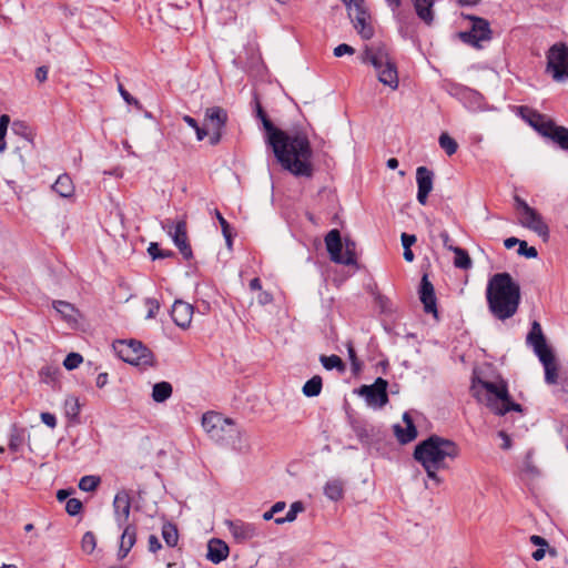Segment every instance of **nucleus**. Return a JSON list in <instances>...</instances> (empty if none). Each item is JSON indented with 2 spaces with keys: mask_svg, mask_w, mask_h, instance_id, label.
<instances>
[{
  "mask_svg": "<svg viewBox=\"0 0 568 568\" xmlns=\"http://www.w3.org/2000/svg\"><path fill=\"white\" fill-rule=\"evenodd\" d=\"M256 111L266 132V144L272 148L281 166L295 176L312 178L314 174L313 150L307 135L303 132L290 134L276 128L260 103L256 104Z\"/></svg>",
  "mask_w": 568,
  "mask_h": 568,
  "instance_id": "nucleus-1",
  "label": "nucleus"
},
{
  "mask_svg": "<svg viewBox=\"0 0 568 568\" xmlns=\"http://www.w3.org/2000/svg\"><path fill=\"white\" fill-rule=\"evenodd\" d=\"M487 301L491 313L499 320L511 317L519 305L520 287L509 273L493 275L487 285Z\"/></svg>",
  "mask_w": 568,
  "mask_h": 568,
  "instance_id": "nucleus-2",
  "label": "nucleus"
},
{
  "mask_svg": "<svg viewBox=\"0 0 568 568\" xmlns=\"http://www.w3.org/2000/svg\"><path fill=\"white\" fill-rule=\"evenodd\" d=\"M202 426L214 442L242 450L246 446V438L241 428L231 418L216 412H207L202 416Z\"/></svg>",
  "mask_w": 568,
  "mask_h": 568,
  "instance_id": "nucleus-3",
  "label": "nucleus"
},
{
  "mask_svg": "<svg viewBox=\"0 0 568 568\" xmlns=\"http://www.w3.org/2000/svg\"><path fill=\"white\" fill-rule=\"evenodd\" d=\"M459 455L458 446L450 439L432 435L416 445L414 458L420 465L446 467V459L454 460Z\"/></svg>",
  "mask_w": 568,
  "mask_h": 568,
  "instance_id": "nucleus-4",
  "label": "nucleus"
},
{
  "mask_svg": "<svg viewBox=\"0 0 568 568\" xmlns=\"http://www.w3.org/2000/svg\"><path fill=\"white\" fill-rule=\"evenodd\" d=\"M479 385L485 393H481V390L473 386L474 395L479 402L485 403L494 414L504 416L509 412L523 413L521 405L511 399L505 383L498 384L488 381H479Z\"/></svg>",
  "mask_w": 568,
  "mask_h": 568,
  "instance_id": "nucleus-5",
  "label": "nucleus"
},
{
  "mask_svg": "<svg viewBox=\"0 0 568 568\" xmlns=\"http://www.w3.org/2000/svg\"><path fill=\"white\" fill-rule=\"evenodd\" d=\"M363 62L374 67L381 83L389 87L392 90L398 88L397 65L385 44L378 43L366 47L363 53Z\"/></svg>",
  "mask_w": 568,
  "mask_h": 568,
  "instance_id": "nucleus-6",
  "label": "nucleus"
},
{
  "mask_svg": "<svg viewBox=\"0 0 568 568\" xmlns=\"http://www.w3.org/2000/svg\"><path fill=\"white\" fill-rule=\"evenodd\" d=\"M115 354L125 363L145 371L155 365L153 353L135 339H120L113 343Z\"/></svg>",
  "mask_w": 568,
  "mask_h": 568,
  "instance_id": "nucleus-7",
  "label": "nucleus"
},
{
  "mask_svg": "<svg viewBox=\"0 0 568 568\" xmlns=\"http://www.w3.org/2000/svg\"><path fill=\"white\" fill-rule=\"evenodd\" d=\"M515 209L519 213V224L540 236L544 241L549 239V227L542 216L519 195L514 196Z\"/></svg>",
  "mask_w": 568,
  "mask_h": 568,
  "instance_id": "nucleus-8",
  "label": "nucleus"
},
{
  "mask_svg": "<svg viewBox=\"0 0 568 568\" xmlns=\"http://www.w3.org/2000/svg\"><path fill=\"white\" fill-rule=\"evenodd\" d=\"M346 6L348 17L358 34L368 40L374 36V28L371 23V14L364 0H342Z\"/></svg>",
  "mask_w": 568,
  "mask_h": 568,
  "instance_id": "nucleus-9",
  "label": "nucleus"
},
{
  "mask_svg": "<svg viewBox=\"0 0 568 568\" xmlns=\"http://www.w3.org/2000/svg\"><path fill=\"white\" fill-rule=\"evenodd\" d=\"M546 72L557 82L568 80V47L556 43L547 52Z\"/></svg>",
  "mask_w": 568,
  "mask_h": 568,
  "instance_id": "nucleus-10",
  "label": "nucleus"
},
{
  "mask_svg": "<svg viewBox=\"0 0 568 568\" xmlns=\"http://www.w3.org/2000/svg\"><path fill=\"white\" fill-rule=\"evenodd\" d=\"M387 386L386 379L377 377L372 385H362L357 394L365 398L369 407L382 408L388 403Z\"/></svg>",
  "mask_w": 568,
  "mask_h": 568,
  "instance_id": "nucleus-11",
  "label": "nucleus"
},
{
  "mask_svg": "<svg viewBox=\"0 0 568 568\" xmlns=\"http://www.w3.org/2000/svg\"><path fill=\"white\" fill-rule=\"evenodd\" d=\"M466 18L471 20V29L469 31L460 32L459 38L467 44H470L475 48H480L481 41H488L491 39L489 22L484 18L475 16H466Z\"/></svg>",
  "mask_w": 568,
  "mask_h": 568,
  "instance_id": "nucleus-12",
  "label": "nucleus"
},
{
  "mask_svg": "<svg viewBox=\"0 0 568 568\" xmlns=\"http://www.w3.org/2000/svg\"><path fill=\"white\" fill-rule=\"evenodd\" d=\"M387 6L395 13L402 6L403 0H385ZM417 17L427 26L434 22L433 7L436 0H412Z\"/></svg>",
  "mask_w": 568,
  "mask_h": 568,
  "instance_id": "nucleus-13",
  "label": "nucleus"
},
{
  "mask_svg": "<svg viewBox=\"0 0 568 568\" xmlns=\"http://www.w3.org/2000/svg\"><path fill=\"white\" fill-rule=\"evenodd\" d=\"M131 511V497L129 491L120 490L115 494L113 499V515L119 526L122 528L129 524V517Z\"/></svg>",
  "mask_w": 568,
  "mask_h": 568,
  "instance_id": "nucleus-14",
  "label": "nucleus"
},
{
  "mask_svg": "<svg viewBox=\"0 0 568 568\" xmlns=\"http://www.w3.org/2000/svg\"><path fill=\"white\" fill-rule=\"evenodd\" d=\"M227 528L234 540L239 544L246 542L258 535L254 524L243 520H227Z\"/></svg>",
  "mask_w": 568,
  "mask_h": 568,
  "instance_id": "nucleus-15",
  "label": "nucleus"
},
{
  "mask_svg": "<svg viewBox=\"0 0 568 568\" xmlns=\"http://www.w3.org/2000/svg\"><path fill=\"white\" fill-rule=\"evenodd\" d=\"M417 201L425 205L427 197L433 190L434 173L426 166H418L416 170Z\"/></svg>",
  "mask_w": 568,
  "mask_h": 568,
  "instance_id": "nucleus-16",
  "label": "nucleus"
},
{
  "mask_svg": "<svg viewBox=\"0 0 568 568\" xmlns=\"http://www.w3.org/2000/svg\"><path fill=\"white\" fill-rule=\"evenodd\" d=\"M419 298L424 304L426 313L432 314L435 318L438 317L436 307V296L433 284L429 282L427 275H424L420 281Z\"/></svg>",
  "mask_w": 568,
  "mask_h": 568,
  "instance_id": "nucleus-17",
  "label": "nucleus"
},
{
  "mask_svg": "<svg viewBox=\"0 0 568 568\" xmlns=\"http://www.w3.org/2000/svg\"><path fill=\"white\" fill-rule=\"evenodd\" d=\"M527 342L532 346L537 356H539V354L544 355L551 352L546 343L539 322H532V327L527 335Z\"/></svg>",
  "mask_w": 568,
  "mask_h": 568,
  "instance_id": "nucleus-18",
  "label": "nucleus"
},
{
  "mask_svg": "<svg viewBox=\"0 0 568 568\" xmlns=\"http://www.w3.org/2000/svg\"><path fill=\"white\" fill-rule=\"evenodd\" d=\"M403 422L406 426L394 425V433L400 444H408L417 437V429L408 413L403 414Z\"/></svg>",
  "mask_w": 568,
  "mask_h": 568,
  "instance_id": "nucleus-19",
  "label": "nucleus"
},
{
  "mask_svg": "<svg viewBox=\"0 0 568 568\" xmlns=\"http://www.w3.org/2000/svg\"><path fill=\"white\" fill-rule=\"evenodd\" d=\"M230 548L225 541L219 538H213L207 544L206 558L213 564H220L229 556Z\"/></svg>",
  "mask_w": 568,
  "mask_h": 568,
  "instance_id": "nucleus-20",
  "label": "nucleus"
},
{
  "mask_svg": "<svg viewBox=\"0 0 568 568\" xmlns=\"http://www.w3.org/2000/svg\"><path fill=\"white\" fill-rule=\"evenodd\" d=\"M120 538L118 558L124 559L136 541V528L134 525H126Z\"/></svg>",
  "mask_w": 568,
  "mask_h": 568,
  "instance_id": "nucleus-21",
  "label": "nucleus"
},
{
  "mask_svg": "<svg viewBox=\"0 0 568 568\" xmlns=\"http://www.w3.org/2000/svg\"><path fill=\"white\" fill-rule=\"evenodd\" d=\"M326 250L333 262L338 263L341 261V253L343 250V243L341 233L337 229L331 230L325 236Z\"/></svg>",
  "mask_w": 568,
  "mask_h": 568,
  "instance_id": "nucleus-22",
  "label": "nucleus"
},
{
  "mask_svg": "<svg viewBox=\"0 0 568 568\" xmlns=\"http://www.w3.org/2000/svg\"><path fill=\"white\" fill-rule=\"evenodd\" d=\"M539 361L541 362L545 369V382L549 385L558 383V366L555 361L552 352L547 354H539Z\"/></svg>",
  "mask_w": 568,
  "mask_h": 568,
  "instance_id": "nucleus-23",
  "label": "nucleus"
},
{
  "mask_svg": "<svg viewBox=\"0 0 568 568\" xmlns=\"http://www.w3.org/2000/svg\"><path fill=\"white\" fill-rule=\"evenodd\" d=\"M205 120L211 129H224L227 122V112L221 106H212L205 111Z\"/></svg>",
  "mask_w": 568,
  "mask_h": 568,
  "instance_id": "nucleus-24",
  "label": "nucleus"
},
{
  "mask_svg": "<svg viewBox=\"0 0 568 568\" xmlns=\"http://www.w3.org/2000/svg\"><path fill=\"white\" fill-rule=\"evenodd\" d=\"M52 190L61 197L68 199L74 194V184L72 179L67 173H63L58 176L57 181L52 185Z\"/></svg>",
  "mask_w": 568,
  "mask_h": 568,
  "instance_id": "nucleus-25",
  "label": "nucleus"
},
{
  "mask_svg": "<svg viewBox=\"0 0 568 568\" xmlns=\"http://www.w3.org/2000/svg\"><path fill=\"white\" fill-rule=\"evenodd\" d=\"M521 475L527 479H535L538 478L541 474L540 469L534 462V450L529 449L521 463L520 467Z\"/></svg>",
  "mask_w": 568,
  "mask_h": 568,
  "instance_id": "nucleus-26",
  "label": "nucleus"
},
{
  "mask_svg": "<svg viewBox=\"0 0 568 568\" xmlns=\"http://www.w3.org/2000/svg\"><path fill=\"white\" fill-rule=\"evenodd\" d=\"M53 307L63 320H77L83 316L78 308L64 301L54 302Z\"/></svg>",
  "mask_w": 568,
  "mask_h": 568,
  "instance_id": "nucleus-27",
  "label": "nucleus"
},
{
  "mask_svg": "<svg viewBox=\"0 0 568 568\" xmlns=\"http://www.w3.org/2000/svg\"><path fill=\"white\" fill-rule=\"evenodd\" d=\"M173 387L168 382H160L153 385L152 399L155 403H163L172 396Z\"/></svg>",
  "mask_w": 568,
  "mask_h": 568,
  "instance_id": "nucleus-28",
  "label": "nucleus"
},
{
  "mask_svg": "<svg viewBox=\"0 0 568 568\" xmlns=\"http://www.w3.org/2000/svg\"><path fill=\"white\" fill-rule=\"evenodd\" d=\"M343 494L344 487L342 480L339 479L328 480L324 486V495L331 500H339L341 498H343Z\"/></svg>",
  "mask_w": 568,
  "mask_h": 568,
  "instance_id": "nucleus-29",
  "label": "nucleus"
},
{
  "mask_svg": "<svg viewBox=\"0 0 568 568\" xmlns=\"http://www.w3.org/2000/svg\"><path fill=\"white\" fill-rule=\"evenodd\" d=\"M24 439L26 430L17 425H12L9 438V449L13 453H18L21 449Z\"/></svg>",
  "mask_w": 568,
  "mask_h": 568,
  "instance_id": "nucleus-30",
  "label": "nucleus"
},
{
  "mask_svg": "<svg viewBox=\"0 0 568 568\" xmlns=\"http://www.w3.org/2000/svg\"><path fill=\"white\" fill-rule=\"evenodd\" d=\"M374 302L381 315L392 316L394 314L395 305L387 296L376 292L374 293Z\"/></svg>",
  "mask_w": 568,
  "mask_h": 568,
  "instance_id": "nucleus-31",
  "label": "nucleus"
},
{
  "mask_svg": "<svg viewBox=\"0 0 568 568\" xmlns=\"http://www.w3.org/2000/svg\"><path fill=\"white\" fill-rule=\"evenodd\" d=\"M462 99L468 102L467 105L470 110L475 111L477 109H480L481 102H483V95L469 88H462L459 90Z\"/></svg>",
  "mask_w": 568,
  "mask_h": 568,
  "instance_id": "nucleus-32",
  "label": "nucleus"
},
{
  "mask_svg": "<svg viewBox=\"0 0 568 568\" xmlns=\"http://www.w3.org/2000/svg\"><path fill=\"white\" fill-rule=\"evenodd\" d=\"M352 428L362 443H368L373 437V427L366 422L355 420L352 423Z\"/></svg>",
  "mask_w": 568,
  "mask_h": 568,
  "instance_id": "nucleus-33",
  "label": "nucleus"
},
{
  "mask_svg": "<svg viewBox=\"0 0 568 568\" xmlns=\"http://www.w3.org/2000/svg\"><path fill=\"white\" fill-rule=\"evenodd\" d=\"M344 246H345V253L344 254L341 253V261H338V264L355 265L357 262L355 242L349 239H346Z\"/></svg>",
  "mask_w": 568,
  "mask_h": 568,
  "instance_id": "nucleus-34",
  "label": "nucleus"
},
{
  "mask_svg": "<svg viewBox=\"0 0 568 568\" xmlns=\"http://www.w3.org/2000/svg\"><path fill=\"white\" fill-rule=\"evenodd\" d=\"M322 387H323L322 377L318 375H315L304 384L302 390L306 397H315L321 394Z\"/></svg>",
  "mask_w": 568,
  "mask_h": 568,
  "instance_id": "nucleus-35",
  "label": "nucleus"
},
{
  "mask_svg": "<svg viewBox=\"0 0 568 568\" xmlns=\"http://www.w3.org/2000/svg\"><path fill=\"white\" fill-rule=\"evenodd\" d=\"M180 255H182L186 261H191L193 258V252L190 243L187 242L185 222L183 221H180Z\"/></svg>",
  "mask_w": 568,
  "mask_h": 568,
  "instance_id": "nucleus-36",
  "label": "nucleus"
},
{
  "mask_svg": "<svg viewBox=\"0 0 568 568\" xmlns=\"http://www.w3.org/2000/svg\"><path fill=\"white\" fill-rule=\"evenodd\" d=\"M559 126L560 125H557L552 120L546 119L544 115L535 130L552 141L555 135L554 132L558 131Z\"/></svg>",
  "mask_w": 568,
  "mask_h": 568,
  "instance_id": "nucleus-37",
  "label": "nucleus"
},
{
  "mask_svg": "<svg viewBox=\"0 0 568 568\" xmlns=\"http://www.w3.org/2000/svg\"><path fill=\"white\" fill-rule=\"evenodd\" d=\"M453 252L455 254L454 265L457 268L468 270L471 267V260L466 250L456 246L455 248H453Z\"/></svg>",
  "mask_w": 568,
  "mask_h": 568,
  "instance_id": "nucleus-38",
  "label": "nucleus"
},
{
  "mask_svg": "<svg viewBox=\"0 0 568 568\" xmlns=\"http://www.w3.org/2000/svg\"><path fill=\"white\" fill-rule=\"evenodd\" d=\"M320 362L322 363L324 368L327 371H332L334 368L337 369L338 372L345 371V364L342 361V358L337 355H331V356L321 355Z\"/></svg>",
  "mask_w": 568,
  "mask_h": 568,
  "instance_id": "nucleus-39",
  "label": "nucleus"
},
{
  "mask_svg": "<svg viewBox=\"0 0 568 568\" xmlns=\"http://www.w3.org/2000/svg\"><path fill=\"white\" fill-rule=\"evenodd\" d=\"M304 511V505L302 501H295L290 506V510L286 513L285 517L275 518V524L282 525L285 523H292L296 519L297 514Z\"/></svg>",
  "mask_w": 568,
  "mask_h": 568,
  "instance_id": "nucleus-40",
  "label": "nucleus"
},
{
  "mask_svg": "<svg viewBox=\"0 0 568 568\" xmlns=\"http://www.w3.org/2000/svg\"><path fill=\"white\" fill-rule=\"evenodd\" d=\"M439 146L446 152L447 155H453L457 152V142L446 132L442 133L438 139Z\"/></svg>",
  "mask_w": 568,
  "mask_h": 568,
  "instance_id": "nucleus-41",
  "label": "nucleus"
},
{
  "mask_svg": "<svg viewBox=\"0 0 568 568\" xmlns=\"http://www.w3.org/2000/svg\"><path fill=\"white\" fill-rule=\"evenodd\" d=\"M519 114L526 120L534 129L537 128L538 122L542 119V114L528 106H519Z\"/></svg>",
  "mask_w": 568,
  "mask_h": 568,
  "instance_id": "nucleus-42",
  "label": "nucleus"
},
{
  "mask_svg": "<svg viewBox=\"0 0 568 568\" xmlns=\"http://www.w3.org/2000/svg\"><path fill=\"white\" fill-rule=\"evenodd\" d=\"M162 536L168 546L174 547L178 545V528L174 525H164Z\"/></svg>",
  "mask_w": 568,
  "mask_h": 568,
  "instance_id": "nucleus-43",
  "label": "nucleus"
},
{
  "mask_svg": "<svg viewBox=\"0 0 568 568\" xmlns=\"http://www.w3.org/2000/svg\"><path fill=\"white\" fill-rule=\"evenodd\" d=\"M100 484V478L97 476H83L79 481V488L83 491H93Z\"/></svg>",
  "mask_w": 568,
  "mask_h": 568,
  "instance_id": "nucleus-44",
  "label": "nucleus"
},
{
  "mask_svg": "<svg viewBox=\"0 0 568 568\" xmlns=\"http://www.w3.org/2000/svg\"><path fill=\"white\" fill-rule=\"evenodd\" d=\"M97 546V538L92 531H87L81 540V548L87 554H92Z\"/></svg>",
  "mask_w": 568,
  "mask_h": 568,
  "instance_id": "nucleus-45",
  "label": "nucleus"
},
{
  "mask_svg": "<svg viewBox=\"0 0 568 568\" xmlns=\"http://www.w3.org/2000/svg\"><path fill=\"white\" fill-rule=\"evenodd\" d=\"M11 130L14 134L21 135L28 141L32 139V133L23 121H13Z\"/></svg>",
  "mask_w": 568,
  "mask_h": 568,
  "instance_id": "nucleus-46",
  "label": "nucleus"
},
{
  "mask_svg": "<svg viewBox=\"0 0 568 568\" xmlns=\"http://www.w3.org/2000/svg\"><path fill=\"white\" fill-rule=\"evenodd\" d=\"M10 124V116L8 114H2L0 116V152H4L7 149V143L4 141L8 125Z\"/></svg>",
  "mask_w": 568,
  "mask_h": 568,
  "instance_id": "nucleus-47",
  "label": "nucleus"
},
{
  "mask_svg": "<svg viewBox=\"0 0 568 568\" xmlns=\"http://www.w3.org/2000/svg\"><path fill=\"white\" fill-rule=\"evenodd\" d=\"M554 142L557 143L562 150L568 151V129L559 126L558 131L554 132Z\"/></svg>",
  "mask_w": 568,
  "mask_h": 568,
  "instance_id": "nucleus-48",
  "label": "nucleus"
},
{
  "mask_svg": "<svg viewBox=\"0 0 568 568\" xmlns=\"http://www.w3.org/2000/svg\"><path fill=\"white\" fill-rule=\"evenodd\" d=\"M82 361H83V358H82V356L80 354H78V353H70L64 358L63 366L67 369L72 371V369L77 368L82 363Z\"/></svg>",
  "mask_w": 568,
  "mask_h": 568,
  "instance_id": "nucleus-49",
  "label": "nucleus"
},
{
  "mask_svg": "<svg viewBox=\"0 0 568 568\" xmlns=\"http://www.w3.org/2000/svg\"><path fill=\"white\" fill-rule=\"evenodd\" d=\"M118 91L128 104L134 105L138 110L142 109L141 103L124 89L121 82L118 83Z\"/></svg>",
  "mask_w": 568,
  "mask_h": 568,
  "instance_id": "nucleus-50",
  "label": "nucleus"
},
{
  "mask_svg": "<svg viewBox=\"0 0 568 568\" xmlns=\"http://www.w3.org/2000/svg\"><path fill=\"white\" fill-rule=\"evenodd\" d=\"M148 252H149V254L151 255V257L153 260L163 258V257H168V256H172L173 255V252H171V251H162L159 247L158 243H151L149 248H148Z\"/></svg>",
  "mask_w": 568,
  "mask_h": 568,
  "instance_id": "nucleus-51",
  "label": "nucleus"
},
{
  "mask_svg": "<svg viewBox=\"0 0 568 568\" xmlns=\"http://www.w3.org/2000/svg\"><path fill=\"white\" fill-rule=\"evenodd\" d=\"M518 254L527 258H535L537 257L538 252L536 247L528 246L527 242L523 241L521 243H519Z\"/></svg>",
  "mask_w": 568,
  "mask_h": 568,
  "instance_id": "nucleus-52",
  "label": "nucleus"
},
{
  "mask_svg": "<svg viewBox=\"0 0 568 568\" xmlns=\"http://www.w3.org/2000/svg\"><path fill=\"white\" fill-rule=\"evenodd\" d=\"M163 229L172 239L173 243L178 246V223L166 220L165 222H163Z\"/></svg>",
  "mask_w": 568,
  "mask_h": 568,
  "instance_id": "nucleus-53",
  "label": "nucleus"
},
{
  "mask_svg": "<svg viewBox=\"0 0 568 568\" xmlns=\"http://www.w3.org/2000/svg\"><path fill=\"white\" fill-rule=\"evenodd\" d=\"M82 509V503L77 498H70L65 504V510L69 515L75 516Z\"/></svg>",
  "mask_w": 568,
  "mask_h": 568,
  "instance_id": "nucleus-54",
  "label": "nucleus"
},
{
  "mask_svg": "<svg viewBox=\"0 0 568 568\" xmlns=\"http://www.w3.org/2000/svg\"><path fill=\"white\" fill-rule=\"evenodd\" d=\"M216 219L221 225L222 232L224 237L226 239L227 243H231V232H230V224L229 222L223 217V215L216 211Z\"/></svg>",
  "mask_w": 568,
  "mask_h": 568,
  "instance_id": "nucleus-55",
  "label": "nucleus"
},
{
  "mask_svg": "<svg viewBox=\"0 0 568 568\" xmlns=\"http://www.w3.org/2000/svg\"><path fill=\"white\" fill-rule=\"evenodd\" d=\"M425 469L427 477L432 480H434L437 485L442 483V478L437 475V471L442 469L437 466H430V465H422Z\"/></svg>",
  "mask_w": 568,
  "mask_h": 568,
  "instance_id": "nucleus-56",
  "label": "nucleus"
},
{
  "mask_svg": "<svg viewBox=\"0 0 568 568\" xmlns=\"http://www.w3.org/2000/svg\"><path fill=\"white\" fill-rule=\"evenodd\" d=\"M355 53V49L353 47H351L349 44H346V43H342V44H338L335 49H334V55L336 58H341L345 54H354Z\"/></svg>",
  "mask_w": 568,
  "mask_h": 568,
  "instance_id": "nucleus-57",
  "label": "nucleus"
},
{
  "mask_svg": "<svg viewBox=\"0 0 568 568\" xmlns=\"http://www.w3.org/2000/svg\"><path fill=\"white\" fill-rule=\"evenodd\" d=\"M65 405H67V413L68 415H72V416H78L79 413H80V405H79V402L77 398L74 397H71L69 399H67L65 402Z\"/></svg>",
  "mask_w": 568,
  "mask_h": 568,
  "instance_id": "nucleus-58",
  "label": "nucleus"
},
{
  "mask_svg": "<svg viewBox=\"0 0 568 568\" xmlns=\"http://www.w3.org/2000/svg\"><path fill=\"white\" fill-rule=\"evenodd\" d=\"M145 306L148 308V312H146V318L148 320L154 317L156 315V312L160 308V305H159L158 301L152 300V298H148L145 301Z\"/></svg>",
  "mask_w": 568,
  "mask_h": 568,
  "instance_id": "nucleus-59",
  "label": "nucleus"
},
{
  "mask_svg": "<svg viewBox=\"0 0 568 568\" xmlns=\"http://www.w3.org/2000/svg\"><path fill=\"white\" fill-rule=\"evenodd\" d=\"M41 420L43 424H45L50 428H54L57 426V418L51 413H41L40 415Z\"/></svg>",
  "mask_w": 568,
  "mask_h": 568,
  "instance_id": "nucleus-60",
  "label": "nucleus"
},
{
  "mask_svg": "<svg viewBox=\"0 0 568 568\" xmlns=\"http://www.w3.org/2000/svg\"><path fill=\"white\" fill-rule=\"evenodd\" d=\"M439 237H440V240L443 242L444 247L447 248L448 251L453 252V248H455L456 246L453 244V241H452L448 232L445 231V230L442 231L439 233Z\"/></svg>",
  "mask_w": 568,
  "mask_h": 568,
  "instance_id": "nucleus-61",
  "label": "nucleus"
},
{
  "mask_svg": "<svg viewBox=\"0 0 568 568\" xmlns=\"http://www.w3.org/2000/svg\"><path fill=\"white\" fill-rule=\"evenodd\" d=\"M400 240H402V245L404 248H406V247L410 248V246L414 245L417 241V239L414 234H407V233H402Z\"/></svg>",
  "mask_w": 568,
  "mask_h": 568,
  "instance_id": "nucleus-62",
  "label": "nucleus"
},
{
  "mask_svg": "<svg viewBox=\"0 0 568 568\" xmlns=\"http://www.w3.org/2000/svg\"><path fill=\"white\" fill-rule=\"evenodd\" d=\"M211 130H212V132L210 133L209 142L211 145H216L221 142L223 129H211Z\"/></svg>",
  "mask_w": 568,
  "mask_h": 568,
  "instance_id": "nucleus-63",
  "label": "nucleus"
},
{
  "mask_svg": "<svg viewBox=\"0 0 568 568\" xmlns=\"http://www.w3.org/2000/svg\"><path fill=\"white\" fill-rule=\"evenodd\" d=\"M256 300L261 305H266L272 302L273 297L268 292L261 291V292H258Z\"/></svg>",
  "mask_w": 568,
  "mask_h": 568,
  "instance_id": "nucleus-64",
  "label": "nucleus"
}]
</instances>
